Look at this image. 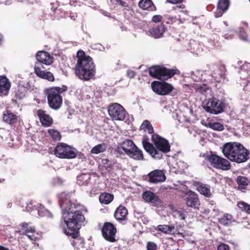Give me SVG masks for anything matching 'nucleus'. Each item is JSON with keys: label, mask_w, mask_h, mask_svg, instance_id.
I'll list each match as a JSON object with an SVG mask.
<instances>
[{"label": "nucleus", "mask_w": 250, "mask_h": 250, "mask_svg": "<svg viewBox=\"0 0 250 250\" xmlns=\"http://www.w3.org/2000/svg\"><path fill=\"white\" fill-rule=\"evenodd\" d=\"M249 1H250V0H249Z\"/></svg>", "instance_id": "nucleus-63"}, {"label": "nucleus", "mask_w": 250, "mask_h": 250, "mask_svg": "<svg viewBox=\"0 0 250 250\" xmlns=\"http://www.w3.org/2000/svg\"><path fill=\"white\" fill-rule=\"evenodd\" d=\"M126 154L130 158L135 160H143L144 156L142 151L139 149L136 146L131 149Z\"/></svg>", "instance_id": "nucleus-27"}, {"label": "nucleus", "mask_w": 250, "mask_h": 250, "mask_svg": "<svg viewBox=\"0 0 250 250\" xmlns=\"http://www.w3.org/2000/svg\"><path fill=\"white\" fill-rule=\"evenodd\" d=\"M0 250H9L4 247L3 246H0Z\"/></svg>", "instance_id": "nucleus-56"}, {"label": "nucleus", "mask_w": 250, "mask_h": 250, "mask_svg": "<svg viewBox=\"0 0 250 250\" xmlns=\"http://www.w3.org/2000/svg\"><path fill=\"white\" fill-rule=\"evenodd\" d=\"M163 152H161V151L156 147H154L150 155L154 158L160 159L163 156Z\"/></svg>", "instance_id": "nucleus-44"}, {"label": "nucleus", "mask_w": 250, "mask_h": 250, "mask_svg": "<svg viewBox=\"0 0 250 250\" xmlns=\"http://www.w3.org/2000/svg\"><path fill=\"white\" fill-rule=\"evenodd\" d=\"M67 90V86L63 85L61 87L54 86L46 88L44 92L47 96L49 107L54 110L59 109L62 104V94Z\"/></svg>", "instance_id": "nucleus-3"}, {"label": "nucleus", "mask_w": 250, "mask_h": 250, "mask_svg": "<svg viewBox=\"0 0 250 250\" xmlns=\"http://www.w3.org/2000/svg\"><path fill=\"white\" fill-rule=\"evenodd\" d=\"M167 27L163 23L158 24L149 29V32L154 38H160L163 36Z\"/></svg>", "instance_id": "nucleus-22"}, {"label": "nucleus", "mask_w": 250, "mask_h": 250, "mask_svg": "<svg viewBox=\"0 0 250 250\" xmlns=\"http://www.w3.org/2000/svg\"><path fill=\"white\" fill-rule=\"evenodd\" d=\"M217 250H230L229 246L224 243H220L217 248Z\"/></svg>", "instance_id": "nucleus-46"}, {"label": "nucleus", "mask_w": 250, "mask_h": 250, "mask_svg": "<svg viewBox=\"0 0 250 250\" xmlns=\"http://www.w3.org/2000/svg\"><path fill=\"white\" fill-rule=\"evenodd\" d=\"M168 20L167 23H173L176 22L178 19L176 16H169L168 18Z\"/></svg>", "instance_id": "nucleus-49"}, {"label": "nucleus", "mask_w": 250, "mask_h": 250, "mask_svg": "<svg viewBox=\"0 0 250 250\" xmlns=\"http://www.w3.org/2000/svg\"><path fill=\"white\" fill-rule=\"evenodd\" d=\"M177 213L181 219L184 220L185 219V216L184 213L182 211H178Z\"/></svg>", "instance_id": "nucleus-55"}, {"label": "nucleus", "mask_w": 250, "mask_h": 250, "mask_svg": "<svg viewBox=\"0 0 250 250\" xmlns=\"http://www.w3.org/2000/svg\"><path fill=\"white\" fill-rule=\"evenodd\" d=\"M136 75L135 71L129 70L127 71V76L130 78H133Z\"/></svg>", "instance_id": "nucleus-50"}, {"label": "nucleus", "mask_w": 250, "mask_h": 250, "mask_svg": "<svg viewBox=\"0 0 250 250\" xmlns=\"http://www.w3.org/2000/svg\"><path fill=\"white\" fill-rule=\"evenodd\" d=\"M142 144L144 149L149 154H150L155 147L152 144L149 142V138L146 135H143Z\"/></svg>", "instance_id": "nucleus-31"}, {"label": "nucleus", "mask_w": 250, "mask_h": 250, "mask_svg": "<svg viewBox=\"0 0 250 250\" xmlns=\"http://www.w3.org/2000/svg\"><path fill=\"white\" fill-rule=\"evenodd\" d=\"M102 233L103 237L110 242H115V235L117 229L115 226L110 222H105L102 229Z\"/></svg>", "instance_id": "nucleus-10"}, {"label": "nucleus", "mask_w": 250, "mask_h": 250, "mask_svg": "<svg viewBox=\"0 0 250 250\" xmlns=\"http://www.w3.org/2000/svg\"><path fill=\"white\" fill-rule=\"evenodd\" d=\"M245 24H246V26H247V25H248V23H245Z\"/></svg>", "instance_id": "nucleus-62"}, {"label": "nucleus", "mask_w": 250, "mask_h": 250, "mask_svg": "<svg viewBox=\"0 0 250 250\" xmlns=\"http://www.w3.org/2000/svg\"><path fill=\"white\" fill-rule=\"evenodd\" d=\"M153 92L159 95H167L171 92L174 87L172 84L166 82L153 81L151 84Z\"/></svg>", "instance_id": "nucleus-9"}, {"label": "nucleus", "mask_w": 250, "mask_h": 250, "mask_svg": "<svg viewBox=\"0 0 250 250\" xmlns=\"http://www.w3.org/2000/svg\"><path fill=\"white\" fill-rule=\"evenodd\" d=\"M238 35L240 39L245 42H249V37L243 28H240L238 31Z\"/></svg>", "instance_id": "nucleus-43"}, {"label": "nucleus", "mask_w": 250, "mask_h": 250, "mask_svg": "<svg viewBox=\"0 0 250 250\" xmlns=\"http://www.w3.org/2000/svg\"><path fill=\"white\" fill-rule=\"evenodd\" d=\"M36 115L39 118L42 125L44 127H49L52 125L53 120L51 116L43 109L37 110Z\"/></svg>", "instance_id": "nucleus-17"}, {"label": "nucleus", "mask_w": 250, "mask_h": 250, "mask_svg": "<svg viewBox=\"0 0 250 250\" xmlns=\"http://www.w3.org/2000/svg\"><path fill=\"white\" fill-rule=\"evenodd\" d=\"M91 179L90 175L87 173H82L77 177V183L80 186H86L89 182Z\"/></svg>", "instance_id": "nucleus-30"}, {"label": "nucleus", "mask_w": 250, "mask_h": 250, "mask_svg": "<svg viewBox=\"0 0 250 250\" xmlns=\"http://www.w3.org/2000/svg\"><path fill=\"white\" fill-rule=\"evenodd\" d=\"M1 42H2V36H1V35L0 34V44H1Z\"/></svg>", "instance_id": "nucleus-60"}, {"label": "nucleus", "mask_w": 250, "mask_h": 250, "mask_svg": "<svg viewBox=\"0 0 250 250\" xmlns=\"http://www.w3.org/2000/svg\"><path fill=\"white\" fill-rule=\"evenodd\" d=\"M194 88L196 92H199L202 94L206 93L207 91L208 90V87L206 84H196L194 86Z\"/></svg>", "instance_id": "nucleus-42"}, {"label": "nucleus", "mask_w": 250, "mask_h": 250, "mask_svg": "<svg viewBox=\"0 0 250 250\" xmlns=\"http://www.w3.org/2000/svg\"><path fill=\"white\" fill-rule=\"evenodd\" d=\"M184 0H167V1L171 4L181 3Z\"/></svg>", "instance_id": "nucleus-51"}, {"label": "nucleus", "mask_w": 250, "mask_h": 250, "mask_svg": "<svg viewBox=\"0 0 250 250\" xmlns=\"http://www.w3.org/2000/svg\"><path fill=\"white\" fill-rule=\"evenodd\" d=\"M108 112L112 120L123 121L126 117L125 108L118 103H113L109 105Z\"/></svg>", "instance_id": "nucleus-8"}, {"label": "nucleus", "mask_w": 250, "mask_h": 250, "mask_svg": "<svg viewBox=\"0 0 250 250\" xmlns=\"http://www.w3.org/2000/svg\"><path fill=\"white\" fill-rule=\"evenodd\" d=\"M175 233H177V234H178L182 236H184L183 234L182 233L179 232V231H177V230H175Z\"/></svg>", "instance_id": "nucleus-57"}, {"label": "nucleus", "mask_w": 250, "mask_h": 250, "mask_svg": "<svg viewBox=\"0 0 250 250\" xmlns=\"http://www.w3.org/2000/svg\"><path fill=\"white\" fill-rule=\"evenodd\" d=\"M147 176L149 181L152 183L163 182L166 180V177L165 173L161 170H154L150 172Z\"/></svg>", "instance_id": "nucleus-18"}, {"label": "nucleus", "mask_w": 250, "mask_h": 250, "mask_svg": "<svg viewBox=\"0 0 250 250\" xmlns=\"http://www.w3.org/2000/svg\"><path fill=\"white\" fill-rule=\"evenodd\" d=\"M183 198L188 207L196 208L200 205L198 195L193 191L186 192Z\"/></svg>", "instance_id": "nucleus-14"}, {"label": "nucleus", "mask_w": 250, "mask_h": 250, "mask_svg": "<svg viewBox=\"0 0 250 250\" xmlns=\"http://www.w3.org/2000/svg\"><path fill=\"white\" fill-rule=\"evenodd\" d=\"M109 160L107 159H105L103 160V164L104 165L105 167H109V165H108Z\"/></svg>", "instance_id": "nucleus-54"}, {"label": "nucleus", "mask_w": 250, "mask_h": 250, "mask_svg": "<svg viewBox=\"0 0 250 250\" xmlns=\"http://www.w3.org/2000/svg\"><path fill=\"white\" fill-rule=\"evenodd\" d=\"M117 3L122 6H127L126 3L122 0H116Z\"/></svg>", "instance_id": "nucleus-53"}, {"label": "nucleus", "mask_w": 250, "mask_h": 250, "mask_svg": "<svg viewBox=\"0 0 250 250\" xmlns=\"http://www.w3.org/2000/svg\"><path fill=\"white\" fill-rule=\"evenodd\" d=\"M236 182L238 185L237 189L245 192L247 189V187L250 184V179L245 176H239L236 178Z\"/></svg>", "instance_id": "nucleus-24"}, {"label": "nucleus", "mask_w": 250, "mask_h": 250, "mask_svg": "<svg viewBox=\"0 0 250 250\" xmlns=\"http://www.w3.org/2000/svg\"><path fill=\"white\" fill-rule=\"evenodd\" d=\"M229 37H230V35H229H229H227H227H225L224 36L225 38V39H229Z\"/></svg>", "instance_id": "nucleus-59"}, {"label": "nucleus", "mask_w": 250, "mask_h": 250, "mask_svg": "<svg viewBox=\"0 0 250 250\" xmlns=\"http://www.w3.org/2000/svg\"><path fill=\"white\" fill-rule=\"evenodd\" d=\"M179 8H182V9H183L185 7V5L182 4H180L179 6H178Z\"/></svg>", "instance_id": "nucleus-58"}, {"label": "nucleus", "mask_w": 250, "mask_h": 250, "mask_svg": "<svg viewBox=\"0 0 250 250\" xmlns=\"http://www.w3.org/2000/svg\"><path fill=\"white\" fill-rule=\"evenodd\" d=\"M226 11L223 10L221 9H218L217 8L216 11L214 12V16L215 18H220L222 16V15L226 12Z\"/></svg>", "instance_id": "nucleus-47"}, {"label": "nucleus", "mask_w": 250, "mask_h": 250, "mask_svg": "<svg viewBox=\"0 0 250 250\" xmlns=\"http://www.w3.org/2000/svg\"><path fill=\"white\" fill-rule=\"evenodd\" d=\"M31 240L35 241L37 240V237L33 234H29V233L27 235H26Z\"/></svg>", "instance_id": "nucleus-52"}, {"label": "nucleus", "mask_w": 250, "mask_h": 250, "mask_svg": "<svg viewBox=\"0 0 250 250\" xmlns=\"http://www.w3.org/2000/svg\"><path fill=\"white\" fill-rule=\"evenodd\" d=\"M205 159L213 168L222 170H228L231 168L230 162L219 155L210 152L205 156Z\"/></svg>", "instance_id": "nucleus-5"}, {"label": "nucleus", "mask_w": 250, "mask_h": 250, "mask_svg": "<svg viewBox=\"0 0 250 250\" xmlns=\"http://www.w3.org/2000/svg\"><path fill=\"white\" fill-rule=\"evenodd\" d=\"M206 126L217 131H222L224 129L223 125L218 122L208 123L206 125Z\"/></svg>", "instance_id": "nucleus-36"}, {"label": "nucleus", "mask_w": 250, "mask_h": 250, "mask_svg": "<svg viewBox=\"0 0 250 250\" xmlns=\"http://www.w3.org/2000/svg\"><path fill=\"white\" fill-rule=\"evenodd\" d=\"M147 250H157V245L152 242H148L146 244Z\"/></svg>", "instance_id": "nucleus-45"}, {"label": "nucleus", "mask_w": 250, "mask_h": 250, "mask_svg": "<svg viewBox=\"0 0 250 250\" xmlns=\"http://www.w3.org/2000/svg\"><path fill=\"white\" fill-rule=\"evenodd\" d=\"M128 214V211L126 208L122 205L119 206L114 212V217L120 221L125 220Z\"/></svg>", "instance_id": "nucleus-25"}, {"label": "nucleus", "mask_w": 250, "mask_h": 250, "mask_svg": "<svg viewBox=\"0 0 250 250\" xmlns=\"http://www.w3.org/2000/svg\"><path fill=\"white\" fill-rule=\"evenodd\" d=\"M11 87V83L5 75L0 76V96H7Z\"/></svg>", "instance_id": "nucleus-21"}, {"label": "nucleus", "mask_w": 250, "mask_h": 250, "mask_svg": "<svg viewBox=\"0 0 250 250\" xmlns=\"http://www.w3.org/2000/svg\"><path fill=\"white\" fill-rule=\"evenodd\" d=\"M106 149V145L104 143L100 144L94 146L91 150L90 152L92 154H98L104 152Z\"/></svg>", "instance_id": "nucleus-34"}, {"label": "nucleus", "mask_w": 250, "mask_h": 250, "mask_svg": "<svg viewBox=\"0 0 250 250\" xmlns=\"http://www.w3.org/2000/svg\"><path fill=\"white\" fill-rule=\"evenodd\" d=\"M48 133L54 141H59L61 140L62 136L59 131L54 129H49Z\"/></svg>", "instance_id": "nucleus-35"}, {"label": "nucleus", "mask_w": 250, "mask_h": 250, "mask_svg": "<svg viewBox=\"0 0 250 250\" xmlns=\"http://www.w3.org/2000/svg\"><path fill=\"white\" fill-rule=\"evenodd\" d=\"M76 57L77 63L74 68L76 75L85 81L93 79L96 70L93 59L82 50L78 51Z\"/></svg>", "instance_id": "nucleus-2"}, {"label": "nucleus", "mask_w": 250, "mask_h": 250, "mask_svg": "<svg viewBox=\"0 0 250 250\" xmlns=\"http://www.w3.org/2000/svg\"><path fill=\"white\" fill-rule=\"evenodd\" d=\"M174 229V227L167 225H160L157 226V229L165 233H170Z\"/></svg>", "instance_id": "nucleus-40"}, {"label": "nucleus", "mask_w": 250, "mask_h": 250, "mask_svg": "<svg viewBox=\"0 0 250 250\" xmlns=\"http://www.w3.org/2000/svg\"><path fill=\"white\" fill-rule=\"evenodd\" d=\"M18 119L17 114L12 113L10 110H6L3 113V120L11 125L16 124Z\"/></svg>", "instance_id": "nucleus-23"}, {"label": "nucleus", "mask_w": 250, "mask_h": 250, "mask_svg": "<svg viewBox=\"0 0 250 250\" xmlns=\"http://www.w3.org/2000/svg\"><path fill=\"white\" fill-rule=\"evenodd\" d=\"M64 233L71 237L73 240L71 241V244L73 247L76 249V250H79L81 248H83L84 245V242L83 239L81 237H79L80 235L79 230L75 231H64Z\"/></svg>", "instance_id": "nucleus-16"}, {"label": "nucleus", "mask_w": 250, "mask_h": 250, "mask_svg": "<svg viewBox=\"0 0 250 250\" xmlns=\"http://www.w3.org/2000/svg\"><path fill=\"white\" fill-rule=\"evenodd\" d=\"M136 145L132 140L126 139L123 142L121 147L126 154L127 152H128V151H130Z\"/></svg>", "instance_id": "nucleus-32"}, {"label": "nucleus", "mask_w": 250, "mask_h": 250, "mask_svg": "<svg viewBox=\"0 0 250 250\" xmlns=\"http://www.w3.org/2000/svg\"><path fill=\"white\" fill-rule=\"evenodd\" d=\"M225 68V67H224V66H221L220 67V69H224Z\"/></svg>", "instance_id": "nucleus-61"}, {"label": "nucleus", "mask_w": 250, "mask_h": 250, "mask_svg": "<svg viewBox=\"0 0 250 250\" xmlns=\"http://www.w3.org/2000/svg\"><path fill=\"white\" fill-rule=\"evenodd\" d=\"M203 107L207 112L212 114H218L223 111L225 104L217 98L213 97L208 99Z\"/></svg>", "instance_id": "nucleus-7"}, {"label": "nucleus", "mask_w": 250, "mask_h": 250, "mask_svg": "<svg viewBox=\"0 0 250 250\" xmlns=\"http://www.w3.org/2000/svg\"><path fill=\"white\" fill-rule=\"evenodd\" d=\"M151 140L156 147L164 153L170 151V146L168 141L157 134L151 136Z\"/></svg>", "instance_id": "nucleus-11"}, {"label": "nucleus", "mask_w": 250, "mask_h": 250, "mask_svg": "<svg viewBox=\"0 0 250 250\" xmlns=\"http://www.w3.org/2000/svg\"><path fill=\"white\" fill-rule=\"evenodd\" d=\"M114 199V195L107 192L102 193L99 196V201L102 204L108 205Z\"/></svg>", "instance_id": "nucleus-29"}, {"label": "nucleus", "mask_w": 250, "mask_h": 250, "mask_svg": "<svg viewBox=\"0 0 250 250\" xmlns=\"http://www.w3.org/2000/svg\"><path fill=\"white\" fill-rule=\"evenodd\" d=\"M142 197L146 202L151 203L154 207H159L163 205V202L159 196L150 190L144 191Z\"/></svg>", "instance_id": "nucleus-15"}, {"label": "nucleus", "mask_w": 250, "mask_h": 250, "mask_svg": "<svg viewBox=\"0 0 250 250\" xmlns=\"http://www.w3.org/2000/svg\"><path fill=\"white\" fill-rule=\"evenodd\" d=\"M140 128L141 129L144 130V131L147 132L148 133L151 134V135L154 134L153 127L148 120H145L143 122Z\"/></svg>", "instance_id": "nucleus-33"}, {"label": "nucleus", "mask_w": 250, "mask_h": 250, "mask_svg": "<svg viewBox=\"0 0 250 250\" xmlns=\"http://www.w3.org/2000/svg\"><path fill=\"white\" fill-rule=\"evenodd\" d=\"M19 232L23 235H27L28 233H34L36 232L35 228L30 226V225L26 222H23L19 225Z\"/></svg>", "instance_id": "nucleus-28"}, {"label": "nucleus", "mask_w": 250, "mask_h": 250, "mask_svg": "<svg viewBox=\"0 0 250 250\" xmlns=\"http://www.w3.org/2000/svg\"><path fill=\"white\" fill-rule=\"evenodd\" d=\"M240 144L238 142H228L224 144L222 147V151L225 157L232 161L233 155Z\"/></svg>", "instance_id": "nucleus-13"}, {"label": "nucleus", "mask_w": 250, "mask_h": 250, "mask_svg": "<svg viewBox=\"0 0 250 250\" xmlns=\"http://www.w3.org/2000/svg\"><path fill=\"white\" fill-rule=\"evenodd\" d=\"M148 71L151 77L162 81L168 80L179 73L176 68L168 69L160 65L151 66Z\"/></svg>", "instance_id": "nucleus-4"}, {"label": "nucleus", "mask_w": 250, "mask_h": 250, "mask_svg": "<svg viewBox=\"0 0 250 250\" xmlns=\"http://www.w3.org/2000/svg\"><path fill=\"white\" fill-rule=\"evenodd\" d=\"M36 59L39 62L45 65H50L54 61V58L48 52L44 51L38 52Z\"/></svg>", "instance_id": "nucleus-19"}, {"label": "nucleus", "mask_w": 250, "mask_h": 250, "mask_svg": "<svg viewBox=\"0 0 250 250\" xmlns=\"http://www.w3.org/2000/svg\"><path fill=\"white\" fill-rule=\"evenodd\" d=\"M54 155L61 159H73L76 157L75 148L63 143H59L54 149Z\"/></svg>", "instance_id": "nucleus-6"}, {"label": "nucleus", "mask_w": 250, "mask_h": 250, "mask_svg": "<svg viewBox=\"0 0 250 250\" xmlns=\"http://www.w3.org/2000/svg\"><path fill=\"white\" fill-rule=\"evenodd\" d=\"M237 206L242 211H244L250 214V205L244 201L238 202Z\"/></svg>", "instance_id": "nucleus-38"}, {"label": "nucleus", "mask_w": 250, "mask_h": 250, "mask_svg": "<svg viewBox=\"0 0 250 250\" xmlns=\"http://www.w3.org/2000/svg\"><path fill=\"white\" fill-rule=\"evenodd\" d=\"M230 5L229 0H219L217 3V7L218 9H223L227 11Z\"/></svg>", "instance_id": "nucleus-39"}, {"label": "nucleus", "mask_w": 250, "mask_h": 250, "mask_svg": "<svg viewBox=\"0 0 250 250\" xmlns=\"http://www.w3.org/2000/svg\"><path fill=\"white\" fill-rule=\"evenodd\" d=\"M199 192L207 197H209L211 195L210 189L205 185L201 184L198 188Z\"/></svg>", "instance_id": "nucleus-37"}, {"label": "nucleus", "mask_w": 250, "mask_h": 250, "mask_svg": "<svg viewBox=\"0 0 250 250\" xmlns=\"http://www.w3.org/2000/svg\"><path fill=\"white\" fill-rule=\"evenodd\" d=\"M233 220L232 216L229 214H225L220 220V223L224 225L228 226L230 224Z\"/></svg>", "instance_id": "nucleus-41"}, {"label": "nucleus", "mask_w": 250, "mask_h": 250, "mask_svg": "<svg viewBox=\"0 0 250 250\" xmlns=\"http://www.w3.org/2000/svg\"><path fill=\"white\" fill-rule=\"evenodd\" d=\"M233 155L232 161L237 163H242L246 162L250 158V152L242 144H240L237 150Z\"/></svg>", "instance_id": "nucleus-12"}, {"label": "nucleus", "mask_w": 250, "mask_h": 250, "mask_svg": "<svg viewBox=\"0 0 250 250\" xmlns=\"http://www.w3.org/2000/svg\"><path fill=\"white\" fill-rule=\"evenodd\" d=\"M163 17L161 15H156L152 17L151 21L155 23H157L161 21Z\"/></svg>", "instance_id": "nucleus-48"}, {"label": "nucleus", "mask_w": 250, "mask_h": 250, "mask_svg": "<svg viewBox=\"0 0 250 250\" xmlns=\"http://www.w3.org/2000/svg\"><path fill=\"white\" fill-rule=\"evenodd\" d=\"M60 206L67 228L64 231L79 230L85 220L84 213L87 212L85 207L77 200L70 199V195L62 193L60 195Z\"/></svg>", "instance_id": "nucleus-1"}, {"label": "nucleus", "mask_w": 250, "mask_h": 250, "mask_svg": "<svg viewBox=\"0 0 250 250\" xmlns=\"http://www.w3.org/2000/svg\"><path fill=\"white\" fill-rule=\"evenodd\" d=\"M34 73L39 78L53 82L55 81V78L52 73L49 71L42 70L41 68L35 65L34 67Z\"/></svg>", "instance_id": "nucleus-20"}, {"label": "nucleus", "mask_w": 250, "mask_h": 250, "mask_svg": "<svg viewBox=\"0 0 250 250\" xmlns=\"http://www.w3.org/2000/svg\"><path fill=\"white\" fill-rule=\"evenodd\" d=\"M139 6L145 10L155 11L156 7L151 0H141L139 2Z\"/></svg>", "instance_id": "nucleus-26"}]
</instances>
